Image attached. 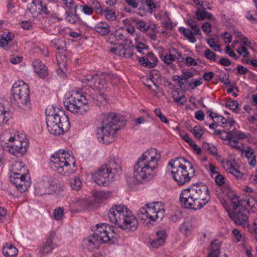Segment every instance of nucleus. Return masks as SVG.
<instances>
[{
	"label": "nucleus",
	"mask_w": 257,
	"mask_h": 257,
	"mask_svg": "<svg viewBox=\"0 0 257 257\" xmlns=\"http://www.w3.org/2000/svg\"><path fill=\"white\" fill-rule=\"evenodd\" d=\"M210 193L207 186L203 183H196L183 189L180 195V202L186 209L198 210L208 203Z\"/></svg>",
	"instance_id": "f257e3e1"
},
{
	"label": "nucleus",
	"mask_w": 257,
	"mask_h": 257,
	"mask_svg": "<svg viewBox=\"0 0 257 257\" xmlns=\"http://www.w3.org/2000/svg\"><path fill=\"white\" fill-rule=\"evenodd\" d=\"M156 155L157 150L151 149L139 158L134 166V178L138 182L142 183L143 181L150 180L155 175V170L160 158H157Z\"/></svg>",
	"instance_id": "f03ea898"
},
{
	"label": "nucleus",
	"mask_w": 257,
	"mask_h": 257,
	"mask_svg": "<svg viewBox=\"0 0 257 257\" xmlns=\"http://www.w3.org/2000/svg\"><path fill=\"white\" fill-rule=\"evenodd\" d=\"M109 221L123 229L135 231L138 221L132 212L124 205H114L107 214Z\"/></svg>",
	"instance_id": "7ed1b4c3"
},
{
	"label": "nucleus",
	"mask_w": 257,
	"mask_h": 257,
	"mask_svg": "<svg viewBox=\"0 0 257 257\" xmlns=\"http://www.w3.org/2000/svg\"><path fill=\"white\" fill-rule=\"evenodd\" d=\"M102 126L97 130V138L99 142L109 144L114 140L115 135L119 130L117 124L123 119V117L113 113L101 114Z\"/></svg>",
	"instance_id": "20e7f679"
},
{
	"label": "nucleus",
	"mask_w": 257,
	"mask_h": 257,
	"mask_svg": "<svg viewBox=\"0 0 257 257\" xmlns=\"http://www.w3.org/2000/svg\"><path fill=\"white\" fill-rule=\"evenodd\" d=\"M168 165L172 170L171 173L173 178L179 186L189 182L195 175V170L193 165L188 160L183 157H177L169 161Z\"/></svg>",
	"instance_id": "39448f33"
},
{
	"label": "nucleus",
	"mask_w": 257,
	"mask_h": 257,
	"mask_svg": "<svg viewBox=\"0 0 257 257\" xmlns=\"http://www.w3.org/2000/svg\"><path fill=\"white\" fill-rule=\"evenodd\" d=\"M115 234L113 230L107 224H98L93 235L83 239L82 247L83 249L90 251L97 248L101 243L112 244L114 242L113 239Z\"/></svg>",
	"instance_id": "423d86ee"
},
{
	"label": "nucleus",
	"mask_w": 257,
	"mask_h": 257,
	"mask_svg": "<svg viewBox=\"0 0 257 257\" xmlns=\"http://www.w3.org/2000/svg\"><path fill=\"white\" fill-rule=\"evenodd\" d=\"M50 166L53 170L64 176H69L76 170L74 156L68 152L61 150L51 156Z\"/></svg>",
	"instance_id": "0eeeda50"
},
{
	"label": "nucleus",
	"mask_w": 257,
	"mask_h": 257,
	"mask_svg": "<svg viewBox=\"0 0 257 257\" xmlns=\"http://www.w3.org/2000/svg\"><path fill=\"white\" fill-rule=\"evenodd\" d=\"M11 102L25 112L30 111L32 105L30 98V91L28 84L23 81L16 82L11 90Z\"/></svg>",
	"instance_id": "6e6552de"
},
{
	"label": "nucleus",
	"mask_w": 257,
	"mask_h": 257,
	"mask_svg": "<svg viewBox=\"0 0 257 257\" xmlns=\"http://www.w3.org/2000/svg\"><path fill=\"white\" fill-rule=\"evenodd\" d=\"M229 197L232 207L231 211L227 210L229 217L236 224L241 225L244 228L248 227L249 212L247 211V208H244L240 205L239 198L235 194H232Z\"/></svg>",
	"instance_id": "1a4fd4ad"
},
{
	"label": "nucleus",
	"mask_w": 257,
	"mask_h": 257,
	"mask_svg": "<svg viewBox=\"0 0 257 257\" xmlns=\"http://www.w3.org/2000/svg\"><path fill=\"white\" fill-rule=\"evenodd\" d=\"M64 104L65 108L72 113L83 114L89 110L86 96L78 92H73L65 99Z\"/></svg>",
	"instance_id": "9d476101"
},
{
	"label": "nucleus",
	"mask_w": 257,
	"mask_h": 257,
	"mask_svg": "<svg viewBox=\"0 0 257 257\" xmlns=\"http://www.w3.org/2000/svg\"><path fill=\"white\" fill-rule=\"evenodd\" d=\"M8 141L13 142L14 144L6 146L7 143L2 141L1 146L3 150L8 151L18 158L23 157L27 152L28 146L26 142H22L21 141L16 140L14 137H10Z\"/></svg>",
	"instance_id": "9b49d317"
},
{
	"label": "nucleus",
	"mask_w": 257,
	"mask_h": 257,
	"mask_svg": "<svg viewBox=\"0 0 257 257\" xmlns=\"http://www.w3.org/2000/svg\"><path fill=\"white\" fill-rule=\"evenodd\" d=\"M104 165L99 168L94 175L95 182L99 185L107 186L114 178L113 173H110Z\"/></svg>",
	"instance_id": "f8f14e48"
},
{
	"label": "nucleus",
	"mask_w": 257,
	"mask_h": 257,
	"mask_svg": "<svg viewBox=\"0 0 257 257\" xmlns=\"http://www.w3.org/2000/svg\"><path fill=\"white\" fill-rule=\"evenodd\" d=\"M46 113L47 116L46 120H49V119H52L53 121L62 125L64 131H69L70 127V122L68 116L64 112L59 110L56 113H51L50 112L48 114L47 110H46Z\"/></svg>",
	"instance_id": "ddd939ff"
},
{
	"label": "nucleus",
	"mask_w": 257,
	"mask_h": 257,
	"mask_svg": "<svg viewBox=\"0 0 257 257\" xmlns=\"http://www.w3.org/2000/svg\"><path fill=\"white\" fill-rule=\"evenodd\" d=\"M164 205L161 202H153L150 206L146 205V207H142L137 211L139 218L141 220H146L151 213H156L157 211L164 208Z\"/></svg>",
	"instance_id": "4468645a"
},
{
	"label": "nucleus",
	"mask_w": 257,
	"mask_h": 257,
	"mask_svg": "<svg viewBox=\"0 0 257 257\" xmlns=\"http://www.w3.org/2000/svg\"><path fill=\"white\" fill-rule=\"evenodd\" d=\"M30 178L29 175H25L23 176H19L16 178L12 177L10 179L12 182L17 187L18 190L23 193L27 191L30 186L31 182L30 181Z\"/></svg>",
	"instance_id": "2eb2a0df"
},
{
	"label": "nucleus",
	"mask_w": 257,
	"mask_h": 257,
	"mask_svg": "<svg viewBox=\"0 0 257 257\" xmlns=\"http://www.w3.org/2000/svg\"><path fill=\"white\" fill-rule=\"evenodd\" d=\"M25 175H29L28 173V170L24 167L22 163L16 162L12 167V169L10 172V179H12V177H18L20 176H23Z\"/></svg>",
	"instance_id": "dca6fc26"
},
{
	"label": "nucleus",
	"mask_w": 257,
	"mask_h": 257,
	"mask_svg": "<svg viewBox=\"0 0 257 257\" xmlns=\"http://www.w3.org/2000/svg\"><path fill=\"white\" fill-rule=\"evenodd\" d=\"M46 123L49 132L54 135H60L68 131H64L62 125L53 121L52 119L46 120Z\"/></svg>",
	"instance_id": "f3484780"
},
{
	"label": "nucleus",
	"mask_w": 257,
	"mask_h": 257,
	"mask_svg": "<svg viewBox=\"0 0 257 257\" xmlns=\"http://www.w3.org/2000/svg\"><path fill=\"white\" fill-rule=\"evenodd\" d=\"M56 236V233L54 231L50 232V234L46 243L42 246L40 249L41 253L47 254L51 252L54 248L55 244L53 243V240Z\"/></svg>",
	"instance_id": "a211bd4d"
},
{
	"label": "nucleus",
	"mask_w": 257,
	"mask_h": 257,
	"mask_svg": "<svg viewBox=\"0 0 257 257\" xmlns=\"http://www.w3.org/2000/svg\"><path fill=\"white\" fill-rule=\"evenodd\" d=\"M241 206L244 208H247L249 213L255 212L257 211V200L253 197H249L248 199H239Z\"/></svg>",
	"instance_id": "6ab92c4d"
},
{
	"label": "nucleus",
	"mask_w": 257,
	"mask_h": 257,
	"mask_svg": "<svg viewBox=\"0 0 257 257\" xmlns=\"http://www.w3.org/2000/svg\"><path fill=\"white\" fill-rule=\"evenodd\" d=\"M35 72L41 78H45L48 73V70L45 65L39 60H35L33 62Z\"/></svg>",
	"instance_id": "aec40b11"
},
{
	"label": "nucleus",
	"mask_w": 257,
	"mask_h": 257,
	"mask_svg": "<svg viewBox=\"0 0 257 257\" xmlns=\"http://www.w3.org/2000/svg\"><path fill=\"white\" fill-rule=\"evenodd\" d=\"M167 234L164 230H159L156 233V238L150 241L151 245L157 248L164 245L166 239Z\"/></svg>",
	"instance_id": "412c9836"
},
{
	"label": "nucleus",
	"mask_w": 257,
	"mask_h": 257,
	"mask_svg": "<svg viewBox=\"0 0 257 257\" xmlns=\"http://www.w3.org/2000/svg\"><path fill=\"white\" fill-rule=\"evenodd\" d=\"M94 31L102 36L107 35L110 32V27L105 22H99L94 27Z\"/></svg>",
	"instance_id": "4be33fe9"
},
{
	"label": "nucleus",
	"mask_w": 257,
	"mask_h": 257,
	"mask_svg": "<svg viewBox=\"0 0 257 257\" xmlns=\"http://www.w3.org/2000/svg\"><path fill=\"white\" fill-rule=\"evenodd\" d=\"M103 165L106 167V168L109 172L113 173L114 176L115 175H119L121 172V168L115 159H110L107 164Z\"/></svg>",
	"instance_id": "5701e85b"
},
{
	"label": "nucleus",
	"mask_w": 257,
	"mask_h": 257,
	"mask_svg": "<svg viewBox=\"0 0 257 257\" xmlns=\"http://www.w3.org/2000/svg\"><path fill=\"white\" fill-rule=\"evenodd\" d=\"M3 253L6 257H15L18 254V249L12 244L6 243L3 246Z\"/></svg>",
	"instance_id": "b1692460"
},
{
	"label": "nucleus",
	"mask_w": 257,
	"mask_h": 257,
	"mask_svg": "<svg viewBox=\"0 0 257 257\" xmlns=\"http://www.w3.org/2000/svg\"><path fill=\"white\" fill-rule=\"evenodd\" d=\"M221 242L214 240L210 244V248L208 257H218L220 254Z\"/></svg>",
	"instance_id": "393cba45"
},
{
	"label": "nucleus",
	"mask_w": 257,
	"mask_h": 257,
	"mask_svg": "<svg viewBox=\"0 0 257 257\" xmlns=\"http://www.w3.org/2000/svg\"><path fill=\"white\" fill-rule=\"evenodd\" d=\"M242 154L244 153L245 156L248 160V164L252 167H254L256 165V159L254 156H252L253 151L250 147H248L246 150L241 149Z\"/></svg>",
	"instance_id": "a878e982"
},
{
	"label": "nucleus",
	"mask_w": 257,
	"mask_h": 257,
	"mask_svg": "<svg viewBox=\"0 0 257 257\" xmlns=\"http://www.w3.org/2000/svg\"><path fill=\"white\" fill-rule=\"evenodd\" d=\"M178 31L180 33L182 34L186 39L189 40L191 43H194L196 42V39L194 37L195 34L192 32L189 29L179 27Z\"/></svg>",
	"instance_id": "bb28decb"
},
{
	"label": "nucleus",
	"mask_w": 257,
	"mask_h": 257,
	"mask_svg": "<svg viewBox=\"0 0 257 257\" xmlns=\"http://www.w3.org/2000/svg\"><path fill=\"white\" fill-rule=\"evenodd\" d=\"M93 87L100 91H104L107 88V84L103 77H99L97 75H95Z\"/></svg>",
	"instance_id": "cd10ccee"
},
{
	"label": "nucleus",
	"mask_w": 257,
	"mask_h": 257,
	"mask_svg": "<svg viewBox=\"0 0 257 257\" xmlns=\"http://www.w3.org/2000/svg\"><path fill=\"white\" fill-rule=\"evenodd\" d=\"M192 228V224L189 220H186L180 227L181 232L186 236L191 234Z\"/></svg>",
	"instance_id": "c85d7f7f"
},
{
	"label": "nucleus",
	"mask_w": 257,
	"mask_h": 257,
	"mask_svg": "<svg viewBox=\"0 0 257 257\" xmlns=\"http://www.w3.org/2000/svg\"><path fill=\"white\" fill-rule=\"evenodd\" d=\"M114 37L117 41L122 40L125 42V44L131 43L130 40H128V34L125 32H121V31L116 30L114 33Z\"/></svg>",
	"instance_id": "c756f323"
},
{
	"label": "nucleus",
	"mask_w": 257,
	"mask_h": 257,
	"mask_svg": "<svg viewBox=\"0 0 257 257\" xmlns=\"http://www.w3.org/2000/svg\"><path fill=\"white\" fill-rule=\"evenodd\" d=\"M146 56L149 60V64L147 65L148 68H152L155 67L158 62L157 57L152 52L148 53Z\"/></svg>",
	"instance_id": "7c9ffc66"
},
{
	"label": "nucleus",
	"mask_w": 257,
	"mask_h": 257,
	"mask_svg": "<svg viewBox=\"0 0 257 257\" xmlns=\"http://www.w3.org/2000/svg\"><path fill=\"white\" fill-rule=\"evenodd\" d=\"M118 54L120 56L130 58L133 55V52L132 48L129 46H127L126 47H123L119 49Z\"/></svg>",
	"instance_id": "2f4dec72"
},
{
	"label": "nucleus",
	"mask_w": 257,
	"mask_h": 257,
	"mask_svg": "<svg viewBox=\"0 0 257 257\" xmlns=\"http://www.w3.org/2000/svg\"><path fill=\"white\" fill-rule=\"evenodd\" d=\"M214 134L219 136L222 140H227L230 142L232 134L230 132H226L225 131L215 130Z\"/></svg>",
	"instance_id": "473e14b6"
},
{
	"label": "nucleus",
	"mask_w": 257,
	"mask_h": 257,
	"mask_svg": "<svg viewBox=\"0 0 257 257\" xmlns=\"http://www.w3.org/2000/svg\"><path fill=\"white\" fill-rule=\"evenodd\" d=\"M50 188L52 191L56 193H59L63 191V189L60 184L56 183L53 179L48 180Z\"/></svg>",
	"instance_id": "72a5a7b5"
},
{
	"label": "nucleus",
	"mask_w": 257,
	"mask_h": 257,
	"mask_svg": "<svg viewBox=\"0 0 257 257\" xmlns=\"http://www.w3.org/2000/svg\"><path fill=\"white\" fill-rule=\"evenodd\" d=\"M158 73L157 71H152L151 73L150 77L146 79L147 82H152L157 89L159 88V85L157 84V80L160 78Z\"/></svg>",
	"instance_id": "f704fd0d"
},
{
	"label": "nucleus",
	"mask_w": 257,
	"mask_h": 257,
	"mask_svg": "<svg viewBox=\"0 0 257 257\" xmlns=\"http://www.w3.org/2000/svg\"><path fill=\"white\" fill-rule=\"evenodd\" d=\"M94 98V103L98 106H101L107 102L106 97L103 93H99Z\"/></svg>",
	"instance_id": "c9c22d12"
},
{
	"label": "nucleus",
	"mask_w": 257,
	"mask_h": 257,
	"mask_svg": "<svg viewBox=\"0 0 257 257\" xmlns=\"http://www.w3.org/2000/svg\"><path fill=\"white\" fill-rule=\"evenodd\" d=\"M165 211V210L164 208L157 211L156 213H154V215L151 214L149 215L148 218L152 221L161 220L164 216Z\"/></svg>",
	"instance_id": "e433bc0d"
},
{
	"label": "nucleus",
	"mask_w": 257,
	"mask_h": 257,
	"mask_svg": "<svg viewBox=\"0 0 257 257\" xmlns=\"http://www.w3.org/2000/svg\"><path fill=\"white\" fill-rule=\"evenodd\" d=\"M172 97L173 100L180 105H183L186 101L185 95L184 94L180 95L179 93L178 92L173 93L172 94Z\"/></svg>",
	"instance_id": "4c0bfd02"
},
{
	"label": "nucleus",
	"mask_w": 257,
	"mask_h": 257,
	"mask_svg": "<svg viewBox=\"0 0 257 257\" xmlns=\"http://www.w3.org/2000/svg\"><path fill=\"white\" fill-rule=\"evenodd\" d=\"M202 148L204 150L209 151L211 155L216 156L217 154V149L213 145L204 142L202 144Z\"/></svg>",
	"instance_id": "58836bf2"
},
{
	"label": "nucleus",
	"mask_w": 257,
	"mask_h": 257,
	"mask_svg": "<svg viewBox=\"0 0 257 257\" xmlns=\"http://www.w3.org/2000/svg\"><path fill=\"white\" fill-rule=\"evenodd\" d=\"M95 80V75H87L83 79L82 82L86 83L89 87H93V84Z\"/></svg>",
	"instance_id": "ea45409f"
},
{
	"label": "nucleus",
	"mask_w": 257,
	"mask_h": 257,
	"mask_svg": "<svg viewBox=\"0 0 257 257\" xmlns=\"http://www.w3.org/2000/svg\"><path fill=\"white\" fill-rule=\"evenodd\" d=\"M187 23L193 31V32L195 33V35H201L200 29L196 25V22L194 21L192 19H189L187 21Z\"/></svg>",
	"instance_id": "a19ab883"
},
{
	"label": "nucleus",
	"mask_w": 257,
	"mask_h": 257,
	"mask_svg": "<svg viewBox=\"0 0 257 257\" xmlns=\"http://www.w3.org/2000/svg\"><path fill=\"white\" fill-rule=\"evenodd\" d=\"M57 63L59 65V69L64 73V70L66 69V58L65 56H61L59 58H57Z\"/></svg>",
	"instance_id": "79ce46f5"
},
{
	"label": "nucleus",
	"mask_w": 257,
	"mask_h": 257,
	"mask_svg": "<svg viewBox=\"0 0 257 257\" xmlns=\"http://www.w3.org/2000/svg\"><path fill=\"white\" fill-rule=\"evenodd\" d=\"M190 132L197 139H200L204 133L202 127L199 125L195 126Z\"/></svg>",
	"instance_id": "37998d69"
},
{
	"label": "nucleus",
	"mask_w": 257,
	"mask_h": 257,
	"mask_svg": "<svg viewBox=\"0 0 257 257\" xmlns=\"http://www.w3.org/2000/svg\"><path fill=\"white\" fill-rule=\"evenodd\" d=\"M110 193L108 192L98 191L94 194V197L98 199L104 200L110 196Z\"/></svg>",
	"instance_id": "c03bdc74"
},
{
	"label": "nucleus",
	"mask_w": 257,
	"mask_h": 257,
	"mask_svg": "<svg viewBox=\"0 0 257 257\" xmlns=\"http://www.w3.org/2000/svg\"><path fill=\"white\" fill-rule=\"evenodd\" d=\"M171 52V49L169 50V54H166L164 58L165 63L169 65L171 64V62L175 61V54H173Z\"/></svg>",
	"instance_id": "a18cd8bd"
},
{
	"label": "nucleus",
	"mask_w": 257,
	"mask_h": 257,
	"mask_svg": "<svg viewBox=\"0 0 257 257\" xmlns=\"http://www.w3.org/2000/svg\"><path fill=\"white\" fill-rule=\"evenodd\" d=\"M219 80L225 85H230L231 84L229 79V75L226 73H221L219 75Z\"/></svg>",
	"instance_id": "49530a36"
},
{
	"label": "nucleus",
	"mask_w": 257,
	"mask_h": 257,
	"mask_svg": "<svg viewBox=\"0 0 257 257\" xmlns=\"http://www.w3.org/2000/svg\"><path fill=\"white\" fill-rule=\"evenodd\" d=\"M66 19L70 23L75 24L78 23V18H76L73 16V14L71 12H66Z\"/></svg>",
	"instance_id": "de8ad7c7"
},
{
	"label": "nucleus",
	"mask_w": 257,
	"mask_h": 257,
	"mask_svg": "<svg viewBox=\"0 0 257 257\" xmlns=\"http://www.w3.org/2000/svg\"><path fill=\"white\" fill-rule=\"evenodd\" d=\"M81 184L80 179L77 176H75L73 181L71 182V185L72 188L76 190H78L80 189Z\"/></svg>",
	"instance_id": "09e8293b"
},
{
	"label": "nucleus",
	"mask_w": 257,
	"mask_h": 257,
	"mask_svg": "<svg viewBox=\"0 0 257 257\" xmlns=\"http://www.w3.org/2000/svg\"><path fill=\"white\" fill-rule=\"evenodd\" d=\"M64 209L62 207L55 209L53 212V216L56 220H60L63 216Z\"/></svg>",
	"instance_id": "8fccbe9b"
},
{
	"label": "nucleus",
	"mask_w": 257,
	"mask_h": 257,
	"mask_svg": "<svg viewBox=\"0 0 257 257\" xmlns=\"http://www.w3.org/2000/svg\"><path fill=\"white\" fill-rule=\"evenodd\" d=\"M106 19L109 21H113L116 19L115 12L111 10H106L104 11Z\"/></svg>",
	"instance_id": "3c124183"
},
{
	"label": "nucleus",
	"mask_w": 257,
	"mask_h": 257,
	"mask_svg": "<svg viewBox=\"0 0 257 257\" xmlns=\"http://www.w3.org/2000/svg\"><path fill=\"white\" fill-rule=\"evenodd\" d=\"M10 113L5 109L0 112V123L7 122L9 119Z\"/></svg>",
	"instance_id": "603ef678"
},
{
	"label": "nucleus",
	"mask_w": 257,
	"mask_h": 257,
	"mask_svg": "<svg viewBox=\"0 0 257 257\" xmlns=\"http://www.w3.org/2000/svg\"><path fill=\"white\" fill-rule=\"evenodd\" d=\"M207 11L198 9L196 12V16L198 21H202L206 19Z\"/></svg>",
	"instance_id": "864d4df0"
},
{
	"label": "nucleus",
	"mask_w": 257,
	"mask_h": 257,
	"mask_svg": "<svg viewBox=\"0 0 257 257\" xmlns=\"http://www.w3.org/2000/svg\"><path fill=\"white\" fill-rule=\"evenodd\" d=\"M204 56L208 59L212 61L216 60V55L209 49L205 50L204 52Z\"/></svg>",
	"instance_id": "5fc2aeb1"
},
{
	"label": "nucleus",
	"mask_w": 257,
	"mask_h": 257,
	"mask_svg": "<svg viewBox=\"0 0 257 257\" xmlns=\"http://www.w3.org/2000/svg\"><path fill=\"white\" fill-rule=\"evenodd\" d=\"M238 105V102L236 100L227 101L225 103V106L230 109L232 110L234 112H236L235 110L237 108Z\"/></svg>",
	"instance_id": "6e6d98bb"
},
{
	"label": "nucleus",
	"mask_w": 257,
	"mask_h": 257,
	"mask_svg": "<svg viewBox=\"0 0 257 257\" xmlns=\"http://www.w3.org/2000/svg\"><path fill=\"white\" fill-rule=\"evenodd\" d=\"M155 114L158 116L160 120L165 123H168L169 121L166 117L161 113V110L159 108H155L154 111Z\"/></svg>",
	"instance_id": "4d7b16f0"
},
{
	"label": "nucleus",
	"mask_w": 257,
	"mask_h": 257,
	"mask_svg": "<svg viewBox=\"0 0 257 257\" xmlns=\"http://www.w3.org/2000/svg\"><path fill=\"white\" fill-rule=\"evenodd\" d=\"M134 22L136 23L137 28L143 32H146V23L142 21H134Z\"/></svg>",
	"instance_id": "13d9d810"
},
{
	"label": "nucleus",
	"mask_w": 257,
	"mask_h": 257,
	"mask_svg": "<svg viewBox=\"0 0 257 257\" xmlns=\"http://www.w3.org/2000/svg\"><path fill=\"white\" fill-rule=\"evenodd\" d=\"M85 93L88 97H91L93 100L94 99L93 97H96L98 94L95 93L94 88L93 87H89L86 88L85 90Z\"/></svg>",
	"instance_id": "bf43d9fd"
},
{
	"label": "nucleus",
	"mask_w": 257,
	"mask_h": 257,
	"mask_svg": "<svg viewBox=\"0 0 257 257\" xmlns=\"http://www.w3.org/2000/svg\"><path fill=\"white\" fill-rule=\"evenodd\" d=\"M171 52H172V54H175V60L177 59L178 61L179 62H181L184 61V58L182 56L181 53L177 49L172 48H171Z\"/></svg>",
	"instance_id": "052dcab7"
},
{
	"label": "nucleus",
	"mask_w": 257,
	"mask_h": 257,
	"mask_svg": "<svg viewBox=\"0 0 257 257\" xmlns=\"http://www.w3.org/2000/svg\"><path fill=\"white\" fill-rule=\"evenodd\" d=\"M81 7L82 8V12L84 14L87 15H91L93 14V8L91 6H89L87 5H84L81 6Z\"/></svg>",
	"instance_id": "680f3d73"
},
{
	"label": "nucleus",
	"mask_w": 257,
	"mask_h": 257,
	"mask_svg": "<svg viewBox=\"0 0 257 257\" xmlns=\"http://www.w3.org/2000/svg\"><path fill=\"white\" fill-rule=\"evenodd\" d=\"M215 182L218 186H222L225 183V178L221 174H218L215 178Z\"/></svg>",
	"instance_id": "e2e57ef3"
},
{
	"label": "nucleus",
	"mask_w": 257,
	"mask_h": 257,
	"mask_svg": "<svg viewBox=\"0 0 257 257\" xmlns=\"http://www.w3.org/2000/svg\"><path fill=\"white\" fill-rule=\"evenodd\" d=\"M229 173L233 175L237 179H241L243 175L235 168H231Z\"/></svg>",
	"instance_id": "0e129e2a"
},
{
	"label": "nucleus",
	"mask_w": 257,
	"mask_h": 257,
	"mask_svg": "<svg viewBox=\"0 0 257 257\" xmlns=\"http://www.w3.org/2000/svg\"><path fill=\"white\" fill-rule=\"evenodd\" d=\"M237 52L243 57H246L249 54L247 49L244 46H241L238 48Z\"/></svg>",
	"instance_id": "69168bd1"
},
{
	"label": "nucleus",
	"mask_w": 257,
	"mask_h": 257,
	"mask_svg": "<svg viewBox=\"0 0 257 257\" xmlns=\"http://www.w3.org/2000/svg\"><path fill=\"white\" fill-rule=\"evenodd\" d=\"M232 233L236 240V241H240L242 239V235L240 231L238 229L235 228L232 230Z\"/></svg>",
	"instance_id": "338daca9"
},
{
	"label": "nucleus",
	"mask_w": 257,
	"mask_h": 257,
	"mask_svg": "<svg viewBox=\"0 0 257 257\" xmlns=\"http://www.w3.org/2000/svg\"><path fill=\"white\" fill-rule=\"evenodd\" d=\"M202 77L206 81H210L214 77V73L212 71L205 72Z\"/></svg>",
	"instance_id": "774afa93"
}]
</instances>
